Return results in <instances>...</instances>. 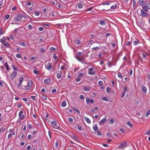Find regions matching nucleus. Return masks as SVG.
Instances as JSON below:
<instances>
[{
    "mask_svg": "<svg viewBox=\"0 0 150 150\" xmlns=\"http://www.w3.org/2000/svg\"><path fill=\"white\" fill-rule=\"evenodd\" d=\"M32 81L30 80H29L28 82L27 86L25 88L26 90H28L32 86Z\"/></svg>",
    "mask_w": 150,
    "mask_h": 150,
    "instance_id": "1",
    "label": "nucleus"
},
{
    "mask_svg": "<svg viewBox=\"0 0 150 150\" xmlns=\"http://www.w3.org/2000/svg\"><path fill=\"white\" fill-rule=\"evenodd\" d=\"M127 142H123L121 143L119 145V147L120 149H124V147L127 146Z\"/></svg>",
    "mask_w": 150,
    "mask_h": 150,
    "instance_id": "2",
    "label": "nucleus"
},
{
    "mask_svg": "<svg viewBox=\"0 0 150 150\" xmlns=\"http://www.w3.org/2000/svg\"><path fill=\"white\" fill-rule=\"evenodd\" d=\"M17 73L16 71L13 72L11 74L10 76L9 77L10 78L11 80H12L16 76Z\"/></svg>",
    "mask_w": 150,
    "mask_h": 150,
    "instance_id": "3",
    "label": "nucleus"
},
{
    "mask_svg": "<svg viewBox=\"0 0 150 150\" xmlns=\"http://www.w3.org/2000/svg\"><path fill=\"white\" fill-rule=\"evenodd\" d=\"M93 68H90L88 69V73L90 75H93L95 74V72L93 71Z\"/></svg>",
    "mask_w": 150,
    "mask_h": 150,
    "instance_id": "4",
    "label": "nucleus"
},
{
    "mask_svg": "<svg viewBox=\"0 0 150 150\" xmlns=\"http://www.w3.org/2000/svg\"><path fill=\"white\" fill-rule=\"evenodd\" d=\"M86 102L87 104H89L90 103H92L93 102V99H91L89 100V97H87L86 98Z\"/></svg>",
    "mask_w": 150,
    "mask_h": 150,
    "instance_id": "5",
    "label": "nucleus"
},
{
    "mask_svg": "<svg viewBox=\"0 0 150 150\" xmlns=\"http://www.w3.org/2000/svg\"><path fill=\"white\" fill-rule=\"evenodd\" d=\"M141 15L142 17H146L148 16L147 13L144 11L143 10H141Z\"/></svg>",
    "mask_w": 150,
    "mask_h": 150,
    "instance_id": "6",
    "label": "nucleus"
},
{
    "mask_svg": "<svg viewBox=\"0 0 150 150\" xmlns=\"http://www.w3.org/2000/svg\"><path fill=\"white\" fill-rule=\"evenodd\" d=\"M47 69L49 70H50L52 68V63L51 62L49 63L46 65Z\"/></svg>",
    "mask_w": 150,
    "mask_h": 150,
    "instance_id": "7",
    "label": "nucleus"
},
{
    "mask_svg": "<svg viewBox=\"0 0 150 150\" xmlns=\"http://www.w3.org/2000/svg\"><path fill=\"white\" fill-rule=\"evenodd\" d=\"M23 114V111H21L19 113V116L20 117V118L21 119H23L24 117V115Z\"/></svg>",
    "mask_w": 150,
    "mask_h": 150,
    "instance_id": "8",
    "label": "nucleus"
},
{
    "mask_svg": "<svg viewBox=\"0 0 150 150\" xmlns=\"http://www.w3.org/2000/svg\"><path fill=\"white\" fill-rule=\"evenodd\" d=\"M93 129L95 131H98L99 129L97 125L96 124H95L93 125Z\"/></svg>",
    "mask_w": 150,
    "mask_h": 150,
    "instance_id": "9",
    "label": "nucleus"
},
{
    "mask_svg": "<svg viewBox=\"0 0 150 150\" xmlns=\"http://www.w3.org/2000/svg\"><path fill=\"white\" fill-rule=\"evenodd\" d=\"M124 90L123 91L122 94L121 96V98H123V97L124 96L125 94V93L126 91L127 90V88L126 86H125L124 88Z\"/></svg>",
    "mask_w": 150,
    "mask_h": 150,
    "instance_id": "10",
    "label": "nucleus"
},
{
    "mask_svg": "<svg viewBox=\"0 0 150 150\" xmlns=\"http://www.w3.org/2000/svg\"><path fill=\"white\" fill-rule=\"evenodd\" d=\"M17 16H19L21 17V18H22V17H23L25 18H27V17L26 16L23 14L22 13H19L17 15Z\"/></svg>",
    "mask_w": 150,
    "mask_h": 150,
    "instance_id": "11",
    "label": "nucleus"
},
{
    "mask_svg": "<svg viewBox=\"0 0 150 150\" xmlns=\"http://www.w3.org/2000/svg\"><path fill=\"white\" fill-rule=\"evenodd\" d=\"M107 120V117L106 116H105L100 121V124H103Z\"/></svg>",
    "mask_w": 150,
    "mask_h": 150,
    "instance_id": "12",
    "label": "nucleus"
},
{
    "mask_svg": "<svg viewBox=\"0 0 150 150\" xmlns=\"http://www.w3.org/2000/svg\"><path fill=\"white\" fill-rule=\"evenodd\" d=\"M84 118L85 120L88 123V124H90L91 123V122L90 120L87 117H84Z\"/></svg>",
    "mask_w": 150,
    "mask_h": 150,
    "instance_id": "13",
    "label": "nucleus"
},
{
    "mask_svg": "<svg viewBox=\"0 0 150 150\" xmlns=\"http://www.w3.org/2000/svg\"><path fill=\"white\" fill-rule=\"evenodd\" d=\"M6 39L4 36L0 40V42L2 44L6 41Z\"/></svg>",
    "mask_w": 150,
    "mask_h": 150,
    "instance_id": "14",
    "label": "nucleus"
},
{
    "mask_svg": "<svg viewBox=\"0 0 150 150\" xmlns=\"http://www.w3.org/2000/svg\"><path fill=\"white\" fill-rule=\"evenodd\" d=\"M83 90L85 91H90V89L89 88L86 86H84L83 88Z\"/></svg>",
    "mask_w": 150,
    "mask_h": 150,
    "instance_id": "15",
    "label": "nucleus"
},
{
    "mask_svg": "<svg viewBox=\"0 0 150 150\" xmlns=\"http://www.w3.org/2000/svg\"><path fill=\"white\" fill-rule=\"evenodd\" d=\"M50 81H51V80L50 79H45L44 80V82L45 83H48L49 82H50Z\"/></svg>",
    "mask_w": 150,
    "mask_h": 150,
    "instance_id": "16",
    "label": "nucleus"
},
{
    "mask_svg": "<svg viewBox=\"0 0 150 150\" xmlns=\"http://www.w3.org/2000/svg\"><path fill=\"white\" fill-rule=\"evenodd\" d=\"M75 57L78 61L83 63V62H82V60L80 58V56H79L76 55L75 56Z\"/></svg>",
    "mask_w": 150,
    "mask_h": 150,
    "instance_id": "17",
    "label": "nucleus"
},
{
    "mask_svg": "<svg viewBox=\"0 0 150 150\" xmlns=\"http://www.w3.org/2000/svg\"><path fill=\"white\" fill-rule=\"evenodd\" d=\"M147 91V89L146 87L145 86H144L142 88V91L144 93H146Z\"/></svg>",
    "mask_w": 150,
    "mask_h": 150,
    "instance_id": "18",
    "label": "nucleus"
},
{
    "mask_svg": "<svg viewBox=\"0 0 150 150\" xmlns=\"http://www.w3.org/2000/svg\"><path fill=\"white\" fill-rule=\"evenodd\" d=\"M3 45L5 46L6 47H10V45L8 42H4L3 43Z\"/></svg>",
    "mask_w": 150,
    "mask_h": 150,
    "instance_id": "19",
    "label": "nucleus"
},
{
    "mask_svg": "<svg viewBox=\"0 0 150 150\" xmlns=\"http://www.w3.org/2000/svg\"><path fill=\"white\" fill-rule=\"evenodd\" d=\"M146 6L148 9H150V4L148 2H146L145 3Z\"/></svg>",
    "mask_w": 150,
    "mask_h": 150,
    "instance_id": "20",
    "label": "nucleus"
},
{
    "mask_svg": "<svg viewBox=\"0 0 150 150\" xmlns=\"http://www.w3.org/2000/svg\"><path fill=\"white\" fill-rule=\"evenodd\" d=\"M99 23L101 25H104L106 24V22L103 21H100L99 22Z\"/></svg>",
    "mask_w": 150,
    "mask_h": 150,
    "instance_id": "21",
    "label": "nucleus"
},
{
    "mask_svg": "<svg viewBox=\"0 0 150 150\" xmlns=\"http://www.w3.org/2000/svg\"><path fill=\"white\" fill-rule=\"evenodd\" d=\"M102 99L103 100H105L106 102H108L109 101L108 99L107 98L105 97H102Z\"/></svg>",
    "mask_w": 150,
    "mask_h": 150,
    "instance_id": "22",
    "label": "nucleus"
},
{
    "mask_svg": "<svg viewBox=\"0 0 150 150\" xmlns=\"http://www.w3.org/2000/svg\"><path fill=\"white\" fill-rule=\"evenodd\" d=\"M15 19L16 20H18V21H21V20L22 18H21V17L19 16H17V17H15Z\"/></svg>",
    "mask_w": 150,
    "mask_h": 150,
    "instance_id": "23",
    "label": "nucleus"
},
{
    "mask_svg": "<svg viewBox=\"0 0 150 150\" xmlns=\"http://www.w3.org/2000/svg\"><path fill=\"white\" fill-rule=\"evenodd\" d=\"M5 65L6 68V70L7 71H8L9 70V66L7 62H5Z\"/></svg>",
    "mask_w": 150,
    "mask_h": 150,
    "instance_id": "24",
    "label": "nucleus"
},
{
    "mask_svg": "<svg viewBox=\"0 0 150 150\" xmlns=\"http://www.w3.org/2000/svg\"><path fill=\"white\" fill-rule=\"evenodd\" d=\"M6 130V128H4L3 127H2L0 129V132H4Z\"/></svg>",
    "mask_w": 150,
    "mask_h": 150,
    "instance_id": "25",
    "label": "nucleus"
},
{
    "mask_svg": "<svg viewBox=\"0 0 150 150\" xmlns=\"http://www.w3.org/2000/svg\"><path fill=\"white\" fill-rule=\"evenodd\" d=\"M127 125L130 127H133V125L129 121H128L127 122Z\"/></svg>",
    "mask_w": 150,
    "mask_h": 150,
    "instance_id": "26",
    "label": "nucleus"
},
{
    "mask_svg": "<svg viewBox=\"0 0 150 150\" xmlns=\"http://www.w3.org/2000/svg\"><path fill=\"white\" fill-rule=\"evenodd\" d=\"M80 43V41L79 40H76L74 41V43L76 45H79Z\"/></svg>",
    "mask_w": 150,
    "mask_h": 150,
    "instance_id": "27",
    "label": "nucleus"
},
{
    "mask_svg": "<svg viewBox=\"0 0 150 150\" xmlns=\"http://www.w3.org/2000/svg\"><path fill=\"white\" fill-rule=\"evenodd\" d=\"M73 109L74 111H76L78 113H80V112L79 110L77 108L74 107V108H73Z\"/></svg>",
    "mask_w": 150,
    "mask_h": 150,
    "instance_id": "28",
    "label": "nucleus"
},
{
    "mask_svg": "<svg viewBox=\"0 0 150 150\" xmlns=\"http://www.w3.org/2000/svg\"><path fill=\"white\" fill-rule=\"evenodd\" d=\"M67 105L65 101H63L61 104V105L62 107H65Z\"/></svg>",
    "mask_w": 150,
    "mask_h": 150,
    "instance_id": "29",
    "label": "nucleus"
},
{
    "mask_svg": "<svg viewBox=\"0 0 150 150\" xmlns=\"http://www.w3.org/2000/svg\"><path fill=\"white\" fill-rule=\"evenodd\" d=\"M117 7V5L115 3V4H114V5L112 6L111 7V8L112 9H115Z\"/></svg>",
    "mask_w": 150,
    "mask_h": 150,
    "instance_id": "30",
    "label": "nucleus"
},
{
    "mask_svg": "<svg viewBox=\"0 0 150 150\" xmlns=\"http://www.w3.org/2000/svg\"><path fill=\"white\" fill-rule=\"evenodd\" d=\"M142 8L143 10V11H148L147 7L146 6H143L142 7Z\"/></svg>",
    "mask_w": 150,
    "mask_h": 150,
    "instance_id": "31",
    "label": "nucleus"
},
{
    "mask_svg": "<svg viewBox=\"0 0 150 150\" xmlns=\"http://www.w3.org/2000/svg\"><path fill=\"white\" fill-rule=\"evenodd\" d=\"M53 58L55 60H57V57L56 56V55L55 54H53Z\"/></svg>",
    "mask_w": 150,
    "mask_h": 150,
    "instance_id": "32",
    "label": "nucleus"
},
{
    "mask_svg": "<svg viewBox=\"0 0 150 150\" xmlns=\"http://www.w3.org/2000/svg\"><path fill=\"white\" fill-rule=\"evenodd\" d=\"M107 64L109 67H110L112 66L111 62L110 61H108L107 63Z\"/></svg>",
    "mask_w": 150,
    "mask_h": 150,
    "instance_id": "33",
    "label": "nucleus"
},
{
    "mask_svg": "<svg viewBox=\"0 0 150 150\" xmlns=\"http://www.w3.org/2000/svg\"><path fill=\"white\" fill-rule=\"evenodd\" d=\"M150 114V110H148L147 111L146 113V116L147 117H148L149 115Z\"/></svg>",
    "mask_w": 150,
    "mask_h": 150,
    "instance_id": "34",
    "label": "nucleus"
},
{
    "mask_svg": "<svg viewBox=\"0 0 150 150\" xmlns=\"http://www.w3.org/2000/svg\"><path fill=\"white\" fill-rule=\"evenodd\" d=\"M52 125L53 126H55L57 124V122L55 121H53L51 123Z\"/></svg>",
    "mask_w": 150,
    "mask_h": 150,
    "instance_id": "35",
    "label": "nucleus"
},
{
    "mask_svg": "<svg viewBox=\"0 0 150 150\" xmlns=\"http://www.w3.org/2000/svg\"><path fill=\"white\" fill-rule=\"evenodd\" d=\"M132 43L134 45H136L138 43L137 41L136 40H132Z\"/></svg>",
    "mask_w": 150,
    "mask_h": 150,
    "instance_id": "36",
    "label": "nucleus"
},
{
    "mask_svg": "<svg viewBox=\"0 0 150 150\" xmlns=\"http://www.w3.org/2000/svg\"><path fill=\"white\" fill-rule=\"evenodd\" d=\"M139 5L141 6H142L144 4L143 0H139Z\"/></svg>",
    "mask_w": 150,
    "mask_h": 150,
    "instance_id": "37",
    "label": "nucleus"
},
{
    "mask_svg": "<svg viewBox=\"0 0 150 150\" xmlns=\"http://www.w3.org/2000/svg\"><path fill=\"white\" fill-rule=\"evenodd\" d=\"M62 77V75L59 73H58L57 74V78H60Z\"/></svg>",
    "mask_w": 150,
    "mask_h": 150,
    "instance_id": "38",
    "label": "nucleus"
},
{
    "mask_svg": "<svg viewBox=\"0 0 150 150\" xmlns=\"http://www.w3.org/2000/svg\"><path fill=\"white\" fill-rule=\"evenodd\" d=\"M110 4V2H107V1H105L103 3V5H108Z\"/></svg>",
    "mask_w": 150,
    "mask_h": 150,
    "instance_id": "39",
    "label": "nucleus"
},
{
    "mask_svg": "<svg viewBox=\"0 0 150 150\" xmlns=\"http://www.w3.org/2000/svg\"><path fill=\"white\" fill-rule=\"evenodd\" d=\"M21 54H17L16 55V57L18 58H20L21 57Z\"/></svg>",
    "mask_w": 150,
    "mask_h": 150,
    "instance_id": "40",
    "label": "nucleus"
},
{
    "mask_svg": "<svg viewBox=\"0 0 150 150\" xmlns=\"http://www.w3.org/2000/svg\"><path fill=\"white\" fill-rule=\"evenodd\" d=\"M110 89L109 87H107L106 88V92L108 93H110Z\"/></svg>",
    "mask_w": 150,
    "mask_h": 150,
    "instance_id": "41",
    "label": "nucleus"
},
{
    "mask_svg": "<svg viewBox=\"0 0 150 150\" xmlns=\"http://www.w3.org/2000/svg\"><path fill=\"white\" fill-rule=\"evenodd\" d=\"M148 55V54L146 52L145 54L143 53V57L146 58L147 56Z\"/></svg>",
    "mask_w": 150,
    "mask_h": 150,
    "instance_id": "42",
    "label": "nucleus"
},
{
    "mask_svg": "<svg viewBox=\"0 0 150 150\" xmlns=\"http://www.w3.org/2000/svg\"><path fill=\"white\" fill-rule=\"evenodd\" d=\"M122 74H121L120 73L119 74H118V77L121 79H122Z\"/></svg>",
    "mask_w": 150,
    "mask_h": 150,
    "instance_id": "43",
    "label": "nucleus"
},
{
    "mask_svg": "<svg viewBox=\"0 0 150 150\" xmlns=\"http://www.w3.org/2000/svg\"><path fill=\"white\" fill-rule=\"evenodd\" d=\"M11 67H12V68H13L14 70H18V69H17V68H16L15 67V65H12Z\"/></svg>",
    "mask_w": 150,
    "mask_h": 150,
    "instance_id": "44",
    "label": "nucleus"
},
{
    "mask_svg": "<svg viewBox=\"0 0 150 150\" xmlns=\"http://www.w3.org/2000/svg\"><path fill=\"white\" fill-rule=\"evenodd\" d=\"M83 73H80L78 75V77H80L83 76Z\"/></svg>",
    "mask_w": 150,
    "mask_h": 150,
    "instance_id": "45",
    "label": "nucleus"
},
{
    "mask_svg": "<svg viewBox=\"0 0 150 150\" xmlns=\"http://www.w3.org/2000/svg\"><path fill=\"white\" fill-rule=\"evenodd\" d=\"M10 17V15H6L5 16V19H8Z\"/></svg>",
    "mask_w": 150,
    "mask_h": 150,
    "instance_id": "46",
    "label": "nucleus"
},
{
    "mask_svg": "<svg viewBox=\"0 0 150 150\" xmlns=\"http://www.w3.org/2000/svg\"><path fill=\"white\" fill-rule=\"evenodd\" d=\"M19 44L21 45L23 47H25V44L23 42H20Z\"/></svg>",
    "mask_w": 150,
    "mask_h": 150,
    "instance_id": "47",
    "label": "nucleus"
},
{
    "mask_svg": "<svg viewBox=\"0 0 150 150\" xmlns=\"http://www.w3.org/2000/svg\"><path fill=\"white\" fill-rule=\"evenodd\" d=\"M78 129L81 131V126L80 125H78L77 126Z\"/></svg>",
    "mask_w": 150,
    "mask_h": 150,
    "instance_id": "48",
    "label": "nucleus"
},
{
    "mask_svg": "<svg viewBox=\"0 0 150 150\" xmlns=\"http://www.w3.org/2000/svg\"><path fill=\"white\" fill-rule=\"evenodd\" d=\"M93 8V7H90L88 8V9H87L86 11H90L91 9H92Z\"/></svg>",
    "mask_w": 150,
    "mask_h": 150,
    "instance_id": "49",
    "label": "nucleus"
},
{
    "mask_svg": "<svg viewBox=\"0 0 150 150\" xmlns=\"http://www.w3.org/2000/svg\"><path fill=\"white\" fill-rule=\"evenodd\" d=\"M132 41L127 42L126 44V45L127 46L129 45L130 44H131L132 43Z\"/></svg>",
    "mask_w": 150,
    "mask_h": 150,
    "instance_id": "50",
    "label": "nucleus"
},
{
    "mask_svg": "<svg viewBox=\"0 0 150 150\" xmlns=\"http://www.w3.org/2000/svg\"><path fill=\"white\" fill-rule=\"evenodd\" d=\"M69 120L70 122H72L73 121V120L72 118L69 117Z\"/></svg>",
    "mask_w": 150,
    "mask_h": 150,
    "instance_id": "51",
    "label": "nucleus"
},
{
    "mask_svg": "<svg viewBox=\"0 0 150 150\" xmlns=\"http://www.w3.org/2000/svg\"><path fill=\"white\" fill-rule=\"evenodd\" d=\"M50 50H53V51H54L55 50V48L54 47H51L50 48Z\"/></svg>",
    "mask_w": 150,
    "mask_h": 150,
    "instance_id": "52",
    "label": "nucleus"
},
{
    "mask_svg": "<svg viewBox=\"0 0 150 150\" xmlns=\"http://www.w3.org/2000/svg\"><path fill=\"white\" fill-rule=\"evenodd\" d=\"M33 71L34 73L35 74H38V71L35 70H34Z\"/></svg>",
    "mask_w": 150,
    "mask_h": 150,
    "instance_id": "53",
    "label": "nucleus"
},
{
    "mask_svg": "<svg viewBox=\"0 0 150 150\" xmlns=\"http://www.w3.org/2000/svg\"><path fill=\"white\" fill-rule=\"evenodd\" d=\"M97 132V135H98V136H100L102 134L100 132L98 131Z\"/></svg>",
    "mask_w": 150,
    "mask_h": 150,
    "instance_id": "54",
    "label": "nucleus"
},
{
    "mask_svg": "<svg viewBox=\"0 0 150 150\" xmlns=\"http://www.w3.org/2000/svg\"><path fill=\"white\" fill-rule=\"evenodd\" d=\"M81 52H79L77 53L76 55H77L79 56H80L81 55Z\"/></svg>",
    "mask_w": 150,
    "mask_h": 150,
    "instance_id": "55",
    "label": "nucleus"
},
{
    "mask_svg": "<svg viewBox=\"0 0 150 150\" xmlns=\"http://www.w3.org/2000/svg\"><path fill=\"white\" fill-rule=\"evenodd\" d=\"M23 79V77H21L20 78V83H22Z\"/></svg>",
    "mask_w": 150,
    "mask_h": 150,
    "instance_id": "56",
    "label": "nucleus"
},
{
    "mask_svg": "<svg viewBox=\"0 0 150 150\" xmlns=\"http://www.w3.org/2000/svg\"><path fill=\"white\" fill-rule=\"evenodd\" d=\"M28 28L30 29H31L32 28V26L30 24L28 25Z\"/></svg>",
    "mask_w": 150,
    "mask_h": 150,
    "instance_id": "57",
    "label": "nucleus"
},
{
    "mask_svg": "<svg viewBox=\"0 0 150 150\" xmlns=\"http://www.w3.org/2000/svg\"><path fill=\"white\" fill-rule=\"evenodd\" d=\"M40 51L42 52H45V50L43 48H42L40 49Z\"/></svg>",
    "mask_w": 150,
    "mask_h": 150,
    "instance_id": "58",
    "label": "nucleus"
},
{
    "mask_svg": "<svg viewBox=\"0 0 150 150\" xmlns=\"http://www.w3.org/2000/svg\"><path fill=\"white\" fill-rule=\"evenodd\" d=\"M39 14L40 13L38 11H36L35 13V15L36 16H39Z\"/></svg>",
    "mask_w": 150,
    "mask_h": 150,
    "instance_id": "59",
    "label": "nucleus"
},
{
    "mask_svg": "<svg viewBox=\"0 0 150 150\" xmlns=\"http://www.w3.org/2000/svg\"><path fill=\"white\" fill-rule=\"evenodd\" d=\"M79 98L81 99H82L84 98V97L82 95H80L79 96Z\"/></svg>",
    "mask_w": 150,
    "mask_h": 150,
    "instance_id": "60",
    "label": "nucleus"
},
{
    "mask_svg": "<svg viewBox=\"0 0 150 150\" xmlns=\"http://www.w3.org/2000/svg\"><path fill=\"white\" fill-rule=\"evenodd\" d=\"M81 80V79L80 78H78L76 79V81L77 82H79Z\"/></svg>",
    "mask_w": 150,
    "mask_h": 150,
    "instance_id": "61",
    "label": "nucleus"
},
{
    "mask_svg": "<svg viewBox=\"0 0 150 150\" xmlns=\"http://www.w3.org/2000/svg\"><path fill=\"white\" fill-rule=\"evenodd\" d=\"M42 98L45 100H47V97L45 96H42Z\"/></svg>",
    "mask_w": 150,
    "mask_h": 150,
    "instance_id": "62",
    "label": "nucleus"
},
{
    "mask_svg": "<svg viewBox=\"0 0 150 150\" xmlns=\"http://www.w3.org/2000/svg\"><path fill=\"white\" fill-rule=\"evenodd\" d=\"M43 29H44L43 28L41 27L39 28L38 29L40 31H42L43 30Z\"/></svg>",
    "mask_w": 150,
    "mask_h": 150,
    "instance_id": "63",
    "label": "nucleus"
},
{
    "mask_svg": "<svg viewBox=\"0 0 150 150\" xmlns=\"http://www.w3.org/2000/svg\"><path fill=\"white\" fill-rule=\"evenodd\" d=\"M56 91V89L55 88H53L52 90V92L54 93Z\"/></svg>",
    "mask_w": 150,
    "mask_h": 150,
    "instance_id": "64",
    "label": "nucleus"
}]
</instances>
